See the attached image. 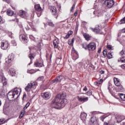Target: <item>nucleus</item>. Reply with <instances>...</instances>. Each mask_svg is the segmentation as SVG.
I'll return each mask as SVG.
<instances>
[{
  "mask_svg": "<svg viewBox=\"0 0 125 125\" xmlns=\"http://www.w3.org/2000/svg\"><path fill=\"white\" fill-rule=\"evenodd\" d=\"M66 98V94L62 93L58 94L55 99L53 100L50 103V106L55 109H62L65 107V105L68 103Z\"/></svg>",
  "mask_w": 125,
  "mask_h": 125,
  "instance_id": "obj_1",
  "label": "nucleus"
},
{
  "mask_svg": "<svg viewBox=\"0 0 125 125\" xmlns=\"http://www.w3.org/2000/svg\"><path fill=\"white\" fill-rule=\"evenodd\" d=\"M21 90L20 88H16L14 89L13 91H11L7 94V98L9 100L11 101L13 100V99L15 97V96L18 95V94L20 92L19 95H20V93H21Z\"/></svg>",
  "mask_w": 125,
  "mask_h": 125,
  "instance_id": "obj_2",
  "label": "nucleus"
},
{
  "mask_svg": "<svg viewBox=\"0 0 125 125\" xmlns=\"http://www.w3.org/2000/svg\"><path fill=\"white\" fill-rule=\"evenodd\" d=\"M104 4L107 8H112V7L114 6V4H115V1L114 0H106L104 1Z\"/></svg>",
  "mask_w": 125,
  "mask_h": 125,
  "instance_id": "obj_3",
  "label": "nucleus"
},
{
  "mask_svg": "<svg viewBox=\"0 0 125 125\" xmlns=\"http://www.w3.org/2000/svg\"><path fill=\"white\" fill-rule=\"evenodd\" d=\"M87 49L89 51L95 50V49H96V44L93 42H90L87 45Z\"/></svg>",
  "mask_w": 125,
  "mask_h": 125,
  "instance_id": "obj_4",
  "label": "nucleus"
},
{
  "mask_svg": "<svg viewBox=\"0 0 125 125\" xmlns=\"http://www.w3.org/2000/svg\"><path fill=\"white\" fill-rule=\"evenodd\" d=\"M49 8L50 12H51L52 15H54V16H58V13L57 12L56 7H54V6H51ZM57 16L56 17V19H57Z\"/></svg>",
  "mask_w": 125,
  "mask_h": 125,
  "instance_id": "obj_5",
  "label": "nucleus"
},
{
  "mask_svg": "<svg viewBox=\"0 0 125 125\" xmlns=\"http://www.w3.org/2000/svg\"><path fill=\"white\" fill-rule=\"evenodd\" d=\"M41 96L45 100H48V99H49V98H50L51 97V94L48 92H47L42 93Z\"/></svg>",
  "mask_w": 125,
  "mask_h": 125,
  "instance_id": "obj_6",
  "label": "nucleus"
},
{
  "mask_svg": "<svg viewBox=\"0 0 125 125\" xmlns=\"http://www.w3.org/2000/svg\"><path fill=\"white\" fill-rule=\"evenodd\" d=\"M20 41H21L22 42H24V43H27L28 42V39H27V37L26 36L23 34H21L20 35Z\"/></svg>",
  "mask_w": 125,
  "mask_h": 125,
  "instance_id": "obj_7",
  "label": "nucleus"
},
{
  "mask_svg": "<svg viewBox=\"0 0 125 125\" xmlns=\"http://www.w3.org/2000/svg\"><path fill=\"white\" fill-rule=\"evenodd\" d=\"M1 48L3 50H6L8 48V42H5L1 43Z\"/></svg>",
  "mask_w": 125,
  "mask_h": 125,
  "instance_id": "obj_8",
  "label": "nucleus"
},
{
  "mask_svg": "<svg viewBox=\"0 0 125 125\" xmlns=\"http://www.w3.org/2000/svg\"><path fill=\"white\" fill-rule=\"evenodd\" d=\"M77 99L79 102H83V103L84 102H86L87 101H88V97L84 98L83 97L78 96L77 97Z\"/></svg>",
  "mask_w": 125,
  "mask_h": 125,
  "instance_id": "obj_9",
  "label": "nucleus"
},
{
  "mask_svg": "<svg viewBox=\"0 0 125 125\" xmlns=\"http://www.w3.org/2000/svg\"><path fill=\"white\" fill-rule=\"evenodd\" d=\"M0 83H2L3 86L7 84V82L6 81V79L4 77L0 76Z\"/></svg>",
  "mask_w": 125,
  "mask_h": 125,
  "instance_id": "obj_10",
  "label": "nucleus"
},
{
  "mask_svg": "<svg viewBox=\"0 0 125 125\" xmlns=\"http://www.w3.org/2000/svg\"><path fill=\"white\" fill-rule=\"evenodd\" d=\"M86 117L87 114L84 112H82L81 114V119L83 120V122H85L86 121Z\"/></svg>",
  "mask_w": 125,
  "mask_h": 125,
  "instance_id": "obj_11",
  "label": "nucleus"
},
{
  "mask_svg": "<svg viewBox=\"0 0 125 125\" xmlns=\"http://www.w3.org/2000/svg\"><path fill=\"white\" fill-rule=\"evenodd\" d=\"M59 44V40H58V39H55L53 41V45L54 48H58Z\"/></svg>",
  "mask_w": 125,
  "mask_h": 125,
  "instance_id": "obj_12",
  "label": "nucleus"
},
{
  "mask_svg": "<svg viewBox=\"0 0 125 125\" xmlns=\"http://www.w3.org/2000/svg\"><path fill=\"white\" fill-rule=\"evenodd\" d=\"M9 74L12 77L13 76H15V74H16V70L14 68H10L9 70Z\"/></svg>",
  "mask_w": 125,
  "mask_h": 125,
  "instance_id": "obj_13",
  "label": "nucleus"
},
{
  "mask_svg": "<svg viewBox=\"0 0 125 125\" xmlns=\"http://www.w3.org/2000/svg\"><path fill=\"white\" fill-rule=\"evenodd\" d=\"M64 77L63 76H59L57 77L54 81H55L56 83H60V82H61V81L64 79Z\"/></svg>",
  "mask_w": 125,
  "mask_h": 125,
  "instance_id": "obj_14",
  "label": "nucleus"
},
{
  "mask_svg": "<svg viewBox=\"0 0 125 125\" xmlns=\"http://www.w3.org/2000/svg\"><path fill=\"white\" fill-rule=\"evenodd\" d=\"M111 124H112L111 120H110L109 117H107L106 118V121H105L104 123V125H110Z\"/></svg>",
  "mask_w": 125,
  "mask_h": 125,
  "instance_id": "obj_15",
  "label": "nucleus"
},
{
  "mask_svg": "<svg viewBox=\"0 0 125 125\" xmlns=\"http://www.w3.org/2000/svg\"><path fill=\"white\" fill-rule=\"evenodd\" d=\"M32 88H33L32 87V83H29L27 84V86L25 88V89L26 91H27L28 92L30 91L31 90V89H32Z\"/></svg>",
  "mask_w": 125,
  "mask_h": 125,
  "instance_id": "obj_16",
  "label": "nucleus"
},
{
  "mask_svg": "<svg viewBox=\"0 0 125 125\" xmlns=\"http://www.w3.org/2000/svg\"><path fill=\"white\" fill-rule=\"evenodd\" d=\"M72 59L73 60H77L79 58V55L77 52H75L74 53H72Z\"/></svg>",
  "mask_w": 125,
  "mask_h": 125,
  "instance_id": "obj_17",
  "label": "nucleus"
},
{
  "mask_svg": "<svg viewBox=\"0 0 125 125\" xmlns=\"http://www.w3.org/2000/svg\"><path fill=\"white\" fill-rule=\"evenodd\" d=\"M114 82L116 86H119V85H121V82H120V80L119 79L114 78Z\"/></svg>",
  "mask_w": 125,
  "mask_h": 125,
  "instance_id": "obj_18",
  "label": "nucleus"
},
{
  "mask_svg": "<svg viewBox=\"0 0 125 125\" xmlns=\"http://www.w3.org/2000/svg\"><path fill=\"white\" fill-rule=\"evenodd\" d=\"M20 16L22 18H26V12L22 10L20 11Z\"/></svg>",
  "mask_w": 125,
  "mask_h": 125,
  "instance_id": "obj_19",
  "label": "nucleus"
},
{
  "mask_svg": "<svg viewBox=\"0 0 125 125\" xmlns=\"http://www.w3.org/2000/svg\"><path fill=\"white\" fill-rule=\"evenodd\" d=\"M120 55L122 56V58L120 60V61H122V59L123 60H125V50H122L119 53Z\"/></svg>",
  "mask_w": 125,
  "mask_h": 125,
  "instance_id": "obj_20",
  "label": "nucleus"
},
{
  "mask_svg": "<svg viewBox=\"0 0 125 125\" xmlns=\"http://www.w3.org/2000/svg\"><path fill=\"white\" fill-rule=\"evenodd\" d=\"M35 8L36 11H42V7H41V5L40 4H36L35 5Z\"/></svg>",
  "mask_w": 125,
  "mask_h": 125,
  "instance_id": "obj_21",
  "label": "nucleus"
},
{
  "mask_svg": "<svg viewBox=\"0 0 125 125\" xmlns=\"http://www.w3.org/2000/svg\"><path fill=\"white\" fill-rule=\"evenodd\" d=\"M103 83V79H100V81H98L97 82H95L94 83L95 85H96L97 86H99L101 83Z\"/></svg>",
  "mask_w": 125,
  "mask_h": 125,
  "instance_id": "obj_22",
  "label": "nucleus"
},
{
  "mask_svg": "<svg viewBox=\"0 0 125 125\" xmlns=\"http://www.w3.org/2000/svg\"><path fill=\"white\" fill-rule=\"evenodd\" d=\"M91 123L92 124H95L97 123V118L96 117L93 116L91 118Z\"/></svg>",
  "mask_w": 125,
  "mask_h": 125,
  "instance_id": "obj_23",
  "label": "nucleus"
},
{
  "mask_svg": "<svg viewBox=\"0 0 125 125\" xmlns=\"http://www.w3.org/2000/svg\"><path fill=\"white\" fill-rule=\"evenodd\" d=\"M34 65L36 67H42L43 63L42 62H36Z\"/></svg>",
  "mask_w": 125,
  "mask_h": 125,
  "instance_id": "obj_24",
  "label": "nucleus"
},
{
  "mask_svg": "<svg viewBox=\"0 0 125 125\" xmlns=\"http://www.w3.org/2000/svg\"><path fill=\"white\" fill-rule=\"evenodd\" d=\"M29 58H30L31 61L30 62L28 63V65H31V64L33 63V61H32V60L35 58V57H34V54H30L29 55Z\"/></svg>",
  "mask_w": 125,
  "mask_h": 125,
  "instance_id": "obj_25",
  "label": "nucleus"
},
{
  "mask_svg": "<svg viewBox=\"0 0 125 125\" xmlns=\"http://www.w3.org/2000/svg\"><path fill=\"white\" fill-rule=\"evenodd\" d=\"M8 59L9 62H11V61H12V60L14 59V55L13 54L9 55V56L8 57Z\"/></svg>",
  "mask_w": 125,
  "mask_h": 125,
  "instance_id": "obj_26",
  "label": "nucleus"
},
{
  "mask_svg": "<svg viewBox=\"0 0 125 125\" xmlns=\"http://www.w3.org/2000/svg\"><path fill=\"white\" fill-rule=\"evenodd\" d=\"M91 30L93 32L96 33V34H99L100 32V29L98 28H91Z\"/></svg>",
  "mask_w": 125,
  "mask_h": 125,
  "instance_id": "obj_27",
  "label": "nucleus"
},
{
  "mask_svg": "<svg viewBox=\"0 0 125 125\" xmlns=\"http://www.w3.org/2000/svg\"><path fill=\"white\" fill-rule=\"evenodd\" d=\"M13 13L14 12L11 10H7V14L9 16H12V15H13Z\"/></svg>",
  "mask_w": 125,
  "mask_h": 125,
  "instance_id": "obj_28",
  "label": "nucleus"
},
{
  "mask_svg": "<svg viewBox=\"0 0 125 125\" xmlns=\"http://www.w3.org/2000/svg\"><path fill=\"white\" fill-rule=\"evenodd\" d=\"M0 93H1L2 95H4V94H5V90H4V86L3 85L2 88L0 89Z\"/></svg>",
  "mask_w": 125,
  "mask_h": 125,
  "instance_id": "obj_29",
  "label": "nucleus"
},
{
  "mask_svg": "<svg viewBox=\"0 0 125 125\" xmlns=\"http://www.w3.org/2000/svg\"><path fill=\"white\" fill-rule=\"evenodd\" d=\"M83 36L86 41H89V40H90L89 36L86 34V33H83Z\"/></svg>",
  "mask_w": 125,
  "mask_h": 125,
  "instance_id": "obj_30",
  "label": "nucleus"
},
{
  "mask_svg": "<svg viewBox=\"0 0 125 125\" xmlns=\"http://www.w3.org/2000/svg\"><path fill=\"white\" fill-rule=\"evenodd\" d=\"M74 42H75V38H72L71 40L68 41V43L69 45H72L73 44Z\"/></svg>",
  "mask_w": 125,
  "mask_h": 125,
  "instance_id": "obj_31",
  "label": "nucleus"
},
{
  "mask_svg": "<svg viewBox=\"0 0 125 125\" xmlns=\"http://www.w3.org/2000/svg\"><path fill=\"white\" fill-rule=\"evenodd\" d=\"M119 95L122 100H123V101H125V94L123 93H120L119 94Z\"/></svg>",
  "mask_w": 125,
  "mask_h": 125,
  "instance_id": "obj_32",
  "label": "nucleus"
},
{
  "mask_svg": "<svg viewBox=\"0 0 125 125\" xmlns=\"http://www.w3.org/2000/svg\"><path fill=\"white\" fill-rule=\"evenodd\" d=\"M112 85H111L110 84H108V86H107V89L108 90L109 92L110 93H112Z\"/></svg>",
  "mask_w": 125,
  "mask_h": 125,
  "instance_id": "obj_33",
  "label": "nucleus"
},
{
  "mask_svg": "<svg viewBox=\"0 0 125 125\" xmlns=\"http://www.w3.org/2000/svg\"><path fill=\"white\" fill-rule=\"evenodd\" d=\"M37 85H38V83L36 82L31 83V86L32 88H36V86H37Z\"/></svg>",
  "mask_w": 125,
  "mask_h": 125,
  "instance_id": "obj_34",
  "label": "nucleus"
},
{
  "mask_svg": "<svg viewBox=\"0 0 125 125\" xmlns=\"http://www.w3.org/2000/svg\"><path fill=\"white\" fill-rule=\"evenodd\" d=\"M107 57L108 59H111V58H113V55L112 54V52L109 51L107 54Z\"/></svg>",
  "mask_w": 125,
  "mask_h": 125,
  "instance_id": "obj_35",
  "label": "nucleus"
},
{
  "mask_svg": "<svg viewBox=\"0 0 125 125\" xmlns=\"http://www.w3.org/2000/svg\"><path fill=\"white\" fill-rule=\"evenodd\" d=\"M118 86L119 91H123V90H124V87L122 84H120L119 86Z\"/></svg>",
  "mask_w": 125,
  "mask_h": 125,
  "instance_id": "obj_36",
  "label": "nucleus"
},
{
  "mask_svg": "<svg viewBox=\"0 0 125 125\" xmlns=\"http://www.w3.org/2000/svg\"><path fill=\"white\" fill-rule=\"evenodd\" d=\"M5 123V119H0V125H3Z\"/></svg>",
  "mask_w": 125,
  "mask_h": 125,
  "instance_id": "obj_37",
  "label": "nucleus"
},
{
  "mask_svg": "<svg viewBox=\"0 0 125 125\" xmlns=\"http://www.w3.org/2000/svg\"><path fill=\"white\" fill-rule=\"evenodd\" d=\"M85 94L88 96H90V95H92V91L91 90H89V91L86 92Z\"/></svg>",
  "mask_w": 125,
  "mask_h": 125,
  "instance_id": "obj_38",
  "label": "nucleus"
},
{
  "mask_svg": "<svg viewBox=\"0 0 125 125\" xmlns=\"http://www.w3.org/2000/svg\"><path fill=\"white\" fill-rule=\"evenodd\" d=\"M30 106V103L28 102L26 105H25V106L23 107V109L26 110L27 109V108H28V107H29Z\"/></svg>",
  "mask_w": 125,
  "mask_h": 125,
  "instance_id": "obj_39",
  "label": "nucleus"
},
{
  "mask_svg": "<svg viewBox=\"0 0 125 125\" xmlns=\"http://www.w3.org/2000/svg\"><path fill=\"white\" fill-rule=\"evenodd\" d=\"M75 7H76V4H73L72 7H71V9H70L71 12H74V10L75 9Z\"/></svg>",
  "mask_w": 125,
  "mask_h": 125,
  "instance_id": "obj_40",
  "label": "nucleus"
},
{
  "mask_svg": "<svg viewBox=\"0 0 125 125\" xmlns=\"http://www.w3.org/2000/svg\"><path fill=\"white\" fill-rule=\"evenodd\" d=\"M82 47H83V48H84L85 49H87V45H86V44L85 43H83L82 44Z\"/></svg>",
  "mask_w": 125,
  "mask_h": 125,
  "instance_id": "obj_41",
  "label": "nucleus"
},
{
  "mask_svg": "<svg viewBox=\"0 0 125 125\" xmlns=\"http://www.w3.org/2000/svg\"><path fill=\"white\" fill-rule=\"evenodd\" d=\"M103 54H104V57H106L107 56V50H104Z\"/></svg>",
  "mask_w": 125,
  "mask_h": 125,
  "instance_id": "obj_42",
  "label": "nucleus"
},
{
  "mask_svg": "<svg viewBox=\"0 0 125 125\" xmlns=\"http://www.w3.org/2000/svg\"><path fill=\"white\" fill-rule=\"evenodd\" d=\"M43 79H44V77H43V76H41L37 79V81H43Z\"/></svg>",
  "mask_w": 125,
  "mask_h": 125,
  "instance_id": "obj_43",
  "label": "nucleus"
},
{
  "mask_svg": "<svg viewBox=\"0 0 125 125\" xmlns=\"http://www.w3.org/2000/svg\"><path fill=\"white\" fill-rule=\"evenodd\" d=\"M106 119H107V117H105L104 116H103L101 117V120L102 121V122H104V120L106 121Z\"/></svg>",
  "mask_w": 125,
  "mask_h": 125,
  "instance_id": "obj_44",
  "label": "nucleus"
},
{
  "mask_svg": "<svg viewBox=\"0 0 125 125\" xmlns=\"http://www.w3.org/2000/svg\"><path fill=\"white\" fill-rule=\"evenodd\" d=\"M25 98H27V94L26 93L23 94V97H22V101H24V100Z\"/></svg>",
  "mask_w": 125,
  "mask_h": 125,
  "instance_id": "obj_45",
  "label": "nucleus"
},
{
  "mask_svg": "<svg viewBox=\"0 0 125 125\" xmlns=\"http://www.w3.org/2000/svg\"><path fill=\"white\" fill-rule=\"evenodd\" d=\"M37 14L38 17H40L41 15H42V11H38V12H37Z\"/></svg>",
  "mask_w": 125,
  "mask_h": 125,
  "instance_id": "obj_46",
  "label": "nucleus"
},
{
  "mask_svg": "<svg viewBox=\"0 0 125 125\" xmlns=\"http://www.w3.org/2000/svg\"><path fill=\"white\" fill-rule=\"evenodd\" d=\"M49 26H51V27H53L54 26V24H53V22L50 21L48 22Z\"/></svg>",
  "mask_w": 125,
  "mask_h": 125,
  "instance_id": "obj_47",
  "label": "nucleus"
},
{
  "mask_svg": "<svg viewBox=\"0 0 125 125\" xmlns=\"http://www.w3.org/2000/svg\"><path fill=\"white\" fill-rule=\"evenodd\" d=\"M27 73H28L29 74H34V70H28Z\"/></svg>",
  "mask_w": 125,
  "mask_h": 125,
  "instance_id": "obj_48",
  "label": "nucleus"
},
{
  "mask_svg": "<svg viewBox=\"0 0 125 125\" xmlns=\"http://www.w3.org/2000/svg\"><path fill=\"white\" fill-rule=\"evenodd\" d=\"M63 39H64V40H65V39H69V38H70V35H69V34H67L65 36V37H63Z\"/></svg>",
  "mask_w": 125,
  "mask_h": 125,
  "instance_id": "obj_49",
  "label": "nucleus"
},
{
  "mask_svg": "<svg viewBox=\"0 0 125 125\" xmlns=\"http://www.w3.org/2000/svg\"><path fill=\"white\" fill-rule=\"evenodd\" d=\"M23 116H24V113H23V112H21L19 117L20 119H22Z\"/></svg>",
  "mask_w": 125,
  "mask_h": 125,
  "instance_id": "obj_50",
  "label": "nucleus"
},
{
  "mask_svg": "<svg viewBox=\"0 0 125 125\" xmlns=\"http://www.w3.org/2000/svg\"><path fill=\"white\" fill-rule=\"evenodd\" d=\"M67 34L69 35H70V36H71V35L73 34V31H69L68 32Z\"/></svg>",
  "mask_w": 125,
  "mask_h": 125,
  "instance_id": "obj_51",
  "label": "nucleus"
},
{
  "mask_svg": "<svg viewBox=\"0 0 125 125\" xmlns=\"http://www.w3.org/2000/svg\"><path fill=\"white\" fill-rule=\"evenodd\" d=\"M83 91H85V92H86V91H87V88L86 87V86H85L83 88Z\"/></svg>",
  "mask_w": 125,
  "mask_h": 125,
  "instance_id": "obj_52",
  "label": "nucleus"
},
{
  "mask_svg": "<svg viewBox=\"0 0 125 125\" xmlns=\"http://www.w3.org/2000/svg\"><path fill=\"white\" fill-rule=\"evenodd\" d=\"M107 49L108 50H111V49H112V46H110V45H108L107 46Z\"/></svg>",
  "mask_w": 125,
  "mask_h": 125,
  "instance_id": "obj_53",
  "label": "nucleus"
},
{
  "mask_svg": "<svg viewBox=\"0 0 125 125\" xmlns=\"http://www.w3.org/2000/svg\"><path fill=\"white\" fill-rule=\"evenodd\" d=\"M4 1H5L7 2V3H10V0H3Z\"/></svg>",
  "mask_w": 125,
  "mask_h": 125,
  "instance_id": "obj_54",
  "label": "nucleus"
},
{
  "mask_svg": "<svg viewBox=\"0 0 125 125\" xmlns=\"http://www.w3.org/2000/svg\"><path fill=\"white\" fill-rule=\"evenodd\" d=\"M121 67L122 69H125V64L121 65Z\"/></svg>",
  "mask_w": 125,
  "mask_h": 125,
  "instance_id": "obj_55",
  "label": "nucleus"
},
{
  "mask_svg": "<svg viewBox=\"0 0 125 125\" xmlns=\"http://www.w3.org/2000/svg\"><path fill=\"white\" fill-rule=\"evenodd\" d=\"M0 23H3V21H2V18H1V17L0 16Z\"/></svg>",
  "mask_w": 125,
  "mask_h": 125,
  "instance_id": "obj_56",
  "label": "nucleus"
},
{
  "mask_svg": "<svg viewBox=\"0 0 125 125\" xmlns=\"http://www.w3.org/2000/svg\"><path fill=\"white\" fill-rule=\"evenodd\" d=\"M74 15L75 16H77V15H78V11H75V12L74 13Z\"/></svg>",
  "mask_w": 125,
  "mask_h": 125,
  "instance_id": "obj_57",
  "label": "nucleus"
},
{
  "mask_svg": "<svg viewBox=\"0 0 125 125\" xmlns=\"http://www.w3.org/2000/svg\"><path fill=\"white\" fill-rule=\"evenodd\" d=\"M12 43H13L14 45H16V42H15V41H12Z\"/></svg>",
  "mask_w": 125,
  "mask_h": 125,
  "instance_id": "obj_58",
  "label": "nucleus"
},
{
  "mask_svg": "<svg viewBox=\"0 0 125 125\" xmlns=\"http://www.w3.org/2000/svg\"><path fill=\"white\" fill-rule=\"evenodd\" d=\"M122 33H125V28L122 30Z\"/></svg>",
  "mask_w": 125,
  "mask_h": 125,
  "instance_id": "obj_59",
  "label": "nucleus"
},
{
  "mask_svg": "<svg viewBox=\"0 0 125 125\" xmlns=\"http://www.w3.org/2000/svg\"><path fill=\"white\" fill-rule=\"evenodd\" d=\"M98 53H101V48H100L98 51Z\"/></svg>",
  "mask_w": 125,
  "mask_h": 125,
  "instance_id": "obj_60",
  "label": "nucleus"
},
{
  "mask_svg": "<svg viewBox=\"0 0 125 125\" xmlns=\"http://www.w3.org/2000/svg\"><path fill=\"white\" fill-rule=\"evenodd\" d=\"M100 73L101 74H104V73H105V72H104V71H103V70H102V71H100Z\"/></svg>",
  "mask_w": 125,
  "mask_h": 125,
  "instance_id": "obj_61",
  "label": "nucleus"
},
{
  "mask_svg": "<svg viewBox=\"0 0 125 125\" xmlns=\"http://www.w3.org/2000/svg\"><path fill=\"white\" fill-rule=\"evenodd\" d=\"M32 30L34 31V32H37V29H36L35 28H32Z\"/></svg>",
  "mask_w": 125,
  "mask_h": 125,
  "instance_id": "obj_62",
  "label": "nucleus"
},
{
  "mask_svg": "<svg viewBox=\"0 0 125 125\" xmlns=\"http://www.w3.org/2000/svg\"><path fill=\"white\" fill-rule=\"evenodd\" d=\"M26 30H30V28L28 27V25H27L26 27H25Z\"/></svg>",
  "mask_w": 125,
  "mask_h": 125,
  "instance_id": "obj_63",
  "label": "nucleus"
},
{
  "mask_svg": "<svg viewBox=\"0 0 125 125\" xmlns=\"http://www.w3.org/2000/svg\"><path fill=\"white\" fill-rule=\"evenodd\" d=\"M117 123H121L122 122V119H119V120H117Z\"/></svg>",
  "mask_w": 125,
  "mask_h": 125,
  "instance_id": "obj_64",
  "label": "nucleus"
}]
</instances>
